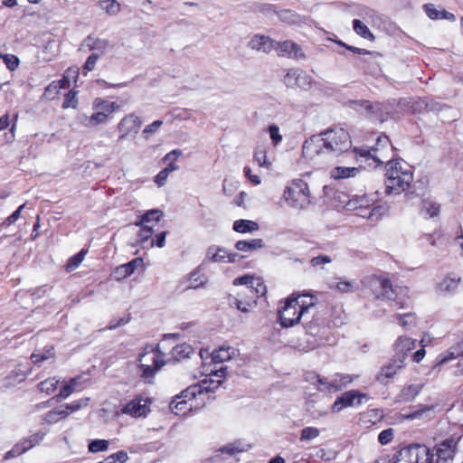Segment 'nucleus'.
<instances>
[{
  "label": "nucleus",
  "instance_id": "8fccbe9b",
  "mask_svg": "<svg viewBox=\"0 0 463 463\" xmlns=\"http://www.w3.org/2000/svg\"><path fill=\"white\" fill-rule=\"evenodd\" d=\"M26 379V373L21 370L14 371L7 378H6V387L14 386L15 384L24 382Z\"/></svg>",
  "mask_w": 463,
  "mask_h": 463
},
{
  "label": "nucleus",
  "instance_id": "bb28decb",
  "mask_svg": "<svg viewBox=\"0 0 463 463\" xmlns=\"http://www.w3.org/2000/svg\"><path fill=\"white\" fill-rule=\"evenodd\" d=\"M416 346V340L408 336H400L394 345L397 359L405 360L407 354L414 349Z\"/></svg>",
  "mask_w": 463,
  "mask_h": 463
},
{
  "label": "nucleus",
  "instance_id": "ddd939ff",
  "mask_svg": "<svg viewBox=\"0 0 463 463\" xmlns=\"http://www.w3.org/2000/svg\"><path fill=\"white\" fill-rule=\"evenodd\" d=\"M152 401L146 395H137L121 408V413L133 418L146 417L150 412Z\"/></svg>",
  "mask_w": 463,
  "mask_h": 463
},
{
  "label": "nucleus",
  "instance_id": "412c9836",
  "mask_svg": "<svg viewBox=\"0 0 463 463\" xmlns=\"http://www.w3.org/2000/svg\"><path fill=\"white\" fill-rule=\"evenodd\" d=\"M248 47L250 50L268 54L275 50L276 41L268 35L258 33L250 38L248 43Z\"/></svg>",
  "mask_w": 463,
  "mask_h": 463
},
{
  "label": "nucleus",
  "instance_id": "6e6d98bb",
  "mask_svg": "<svg viewBox=\"0 0 463 463\" xmlns=\"http://www.w3.org/2000/svg\"><path fill=\"white\" fill-rule=\"evenodd\" d=\"M301 70L292 68L289 69L283 78V82L287 87L294 88L296 86V80L299 75Z\"/></svg>",
  "mask_w": 463,
  "mask_h": 463
},
{
  "label": "nucleus",
  "instance_id": "4be33fe9",
  "mask_svg": "<svg viewBox=\"0 0 463 463\" xmlns=\"http://www.w3.org/2000/svg\"><path fill=\"white\" fill-rule=\"evenodd\" d=\"M230 304L236 307L243 313H249L257 305L254 296L245 295L244 289L238 293L237 297L230 298Z\"/></svg>",
  "mask_w": 463,
  "mask_h": 463
},
{
  "label": "nucleus",
  "instance_id": "58836bf2",
  "mask_svg": "<svg viewBox=\"0 0 463 463\" xmlns=\"http://www.w3.org/2000/svg\"><path fill=\"white\" fill-rule=\"evenodd\" d=\"M98 6L109 15H116L121 10V5L117 0H100Z\"/></svg>",
  "mask_w": 463,
  "mask_h": 463
},
{
  "label": "nucleus",
  "instance_id": "9d476101",
  "mask_svg": "<svg viewBox=\"0 0 463 463\" xmlns=\"http://www.w3.org/2000/svg\"><path fill=\"white\" fill-rule=\"evenodd\" d=\"M288 204L294 209H304L310 203L308 185L303 180H294L284 192Z\"/></svg>",
  "mask_w": 463,
  "mask_h": 463
},
{
  "label": "nucleus",
  "instance_id": "39448f33",
  "mask_svg": "<svg viewBox=\"0 0 463 463\" xmlns=\"http://www.w3.org/2000/svg\"><path fill=\"white\" fill-rule=\"evenodd\" d=\"M364 283L375 299L392 300L395 302L400 308H404L409 306V300L396 299L394 296L397 295V289L392 288L388 279L372 276L367 278Z\"/></svg>",
  "mask_w": 463,
  "mask_h": 463
},
{
  "label": "nucleus",
  "instance_id": "a18cd8bd",
  "mask_svg": "<svg viewBox=\"0 0 463 463\" xmlns=\"http://www.w3.org/2000/svg\"><path fill=\"white\" fill-rule=\"evenodd\" d=\"M192 353L193 347L186 343L177 345L172 351L173 357L177 360L189 357Z\"/></svg>",
  "mask_w": 463,
  "mask_h": 463
},
{
  "label": "nucleus",
  "instance_id": "79ce46f5",
  "mask_svg": "<svg viewBox=\"0 0 463 463\" xmlns=\"http://www.w3.org/2000/svg\"><path fill=\"white\" fill-rule=\"evenodd\" d=\"M354 31L361 37L368 40H374V35L371 33L365 24L358 19H354L353 22Z\"/></svg>",
  "mask_w": 463,
  "mask_h": 463
},
{
  "label": "nucleus",
  "instance_id": "e2e57ef3",
  "mask_svg": "<svg viewBox=\"0 0 463 463\" xmlns=\"http://www.w3.org/2000/svg\"><path fill=\"white\" fill-rule=\"evenodd\" d=\"M254 159L258 163V165L261 167L269 168L270 165V162L267 160V154L264 148L259 147L255 150Z\"/></svg>",
  "mask_w": 463,
  "mask_h": 463
},
{
  "label": "nucleus",
  "instance_id": "9b49d317",
  "mask_svg": "<svg viewBox=\"0 0 463 463\" xmlns=\"http://www.w3.org/2000/svg\"><path fill=\"white\" fill-rule=\"evenodd\" d=\"M432 458L434 454L427 446L413 444L402 449L394 463H429Z\"/></svg>",
  "mask_w": 463,
  "mask_h": 463
},
{
  "label": "nucleus",
  "instance_id": "2eb2a0df",
  "mask_svg": "<svg viewBox=\"0 0 463 463\" xmlns=\"http://www.w3.org/2000/svg\"><path fill=\"white\" fill-rule=\"evenodd\" d=\"M78 75L79 70L77 68H69L61 80L52 81L45 88L44 97L50 100L54 99L61 90L68 89L71 81L75 80Z\"/></svg>",
  "mask_w": 463,
  "mask_h": 463
},
{
  "label": "nucleus",
  "instance_id": "ea45409f",
  "mask_svg": "<svg viewBox=\"0 0 463 463\" xmlns=\"http://www.w3.org/2000/svg\"><path fill=\"white\" fill-rule=\"evenodd\" d=\"M54 353L53 348L49 347L48 349L43 351L42 353H33L31 354V361L33 364H42L44 362L52 363L53 361Z\"/></svg>",
  "mask_w": 463,
  "mask_h": 463
},
{
  "label": "nucleus",
  "instance_id": "e433bc0d",
  "mask_svg": "<svg viewBox=\"0 0 463 463\" xmlns=\"http://www.w3.org/2000/svg\"><path fill=\"white\" fill-rule=\"evenodd\" d=\"M68 417V412L62 405L48 411L44 416V420L49 424L57 423Z\"/></svg>",
  "mask_w": 463,
  "mask_h": 463
},
{
  "label": "nucleus",
  "instance_id": "4c0bfd02",
  "mask_svg": "<svg viewBox=\"0 0 463 463\" xmlns=\"http://www.w3.org/2000/svg\"><path fill=\"white\" fill-rule=\"evenodd\" d=\"M263 247L262 239H253L250 241H239L235 244V248L239 251H250Z\"/></svg>",
  "mask_w": 463,
  "mask_h": 463
},
{
  "label": "nucleus",
  "instance_id": "4d7b16f0",
  "mask_svg": "<svg viewBox=\"0 0 463 463\" xmlns=\"http://www.w3.org/2000/svg\"><path fill=\"white\" fill-rule=\"evenodd\" d=\"M326 377H321L316 373L309 372L305 374V380L310 384L314 385L316 389L321 392L322 384L325 383Z\"/></svg>",
  "mask_w": 463,
  "mask_h": 463
},
{
  "label": "nucleus",
  "instance_id": "774afa93",
  "mask_svg": "<svg viewBox=\"0 0 463 463\" xmlns=\"http://www.w3.org/2000/svg\"><path fill=\"white\" fill-rule=\"evenodd\" d=\"M393 436L394 430L392 428H389L380 432L378 440L382 445H386L392 441Z\"/></svg>",
  "mask_w": 463,
  "mask_h": 463
},
{
  "label": "nucleus",
  "instance_id": "6ab92c4d",
  "mask_svg": "<svg viewBox=\"0 0 463 463\" xmlns=\"http://www.w3.org/2000/svg\"><path fill=\"white\" fill-rule=\"evenodd\" d=\"M239 255L229 252L226 249L215 245L210 246L206 251V259L213 262L232 263L237 261Z\"/></svg>",
  "mask_w": 463,
  "mask_h": 463
},
{
  "label": "nucleus",
  "instance_id": "052dcab7",
  "mask_svg": "<svg viewBox=\"0 0 463 463\" xmlns=\"http://www.w3.org/2000/svg\"><path fill=\"white\" fill-rule=\"evenodd\" d=\"M162 125V120H155L151 124L146 125L142 131L144 138L148 139L153 134H155L160 129Z\"/></svg>",
  "mask_w": 463,
  "mask_h": 463
},
{
  "label": "nucleus",
  "instance_id": "72a5a7b5",
  "mask_svg": "<svg viewBox=\"0 0 463 463\" xmlns=\"http://www.w3.org/2000/svg\"><path fill=\"white\" fill-rule=\"evenodd\" d=\"M277 16L281 22L288 24H299L304 22L301 15L289 9L279 10Z\"/></svg>",
  "mask_w": 463,
  "mask_h": 463
},
{
  "label": "nucleus",
  "instance_id": "09e8293b",
  "mask_svg": "<svg viewBox=\"0 0 463 463\" xmlns=\"http://www.w3.org/2000/svg\"><path fill=\"white\" fill-rule=\"evenodd\" d=\"M397 318L399 320V324L405 330H409L411 327L415 326L417 324L416 317L413 313H406L403 315H398Z\"/></svg>",
  "mask_w": 463,
  "mask_h": 463
},
{
  "label": "nucleus",
  "instance_id": "7c9ffc66",
  "mask_svg": "<svg viewBox=\"0 0 463 463\" xmlns=\"http://www.w3.org/2000/svg\"><path fill=\"white\" fill-rule=\"evenodd\" d=\"M423 7L427 15L430 19H446L450 21H455L456 19L453 14L446 11L445 9H437L433 4H426Z\"/></svg>",
  "mask_w": 463,
  "mask_h": 463
},
{
  "label": "nucleus",
  "instance_id": "de8ad7c7",
  "mask_svg": "<svg viewBox=\"0 0 463 463\" xmlns=\"http://www.w3.org/2000/svg\"><path fill=\"white\" fill-rule=\"evenodd\" d=\"M88 250L85 249H82L79 253L76 255L71 257L68 260V262L66 264V270L67 271H72L76 269L80 263L83 261Z\"/></svg>",
  "mask_w": 463,
  "mask_h": 463
},
{
  "label": "nucleus",
  "instance_id": "49530a36",
  "mask_svg": "<svg viewBox=\"0 0 463 463\" xmlns=\"http://www.w3.org/2000/svg\"><path fill=\"white\" fill-rule=\"evenodd\" d=\"M138 226L140 227V229L137 233V242L138 244L144 245L151 239L154 230L152 226H149L147 224H140Z\"/></svg>",
  "mask_w": 463,
  "mask_h": 463
},
{
  "label": "nucleus",
  "instance_id": "0eeeda50",
  "mask_svg": "<svg viewBox=\"0 0 463 463\" xmlns=\"http://www.w3.org/2000/svg\"><path fill=\"white\" fill-rule=\"evenodd\" d=\"M374 200L366 194L354 195L346 203V208L349 211H359L358 215L377 221L385 215L388 212V206L381 204L377 206H371L373 204Z\"/></svg>",
  "mask_w": 463,
  "mask_h": 463
},
{
  "label": "nucleus",
  "instance_id": "a878e982",
  "mask_svg": "<svg viewBox=\"0 0 463 463\" xmlns=\"http://www.w3.org/2000/svg\"><path fill=\"white\" fill-rule=\"evenodd\" d=\"M436 459L434 463H448L454 456V447L452 440H445L436 447Z\"/></svg>",
  "mask_w": 463,
  "mask_h": 463
},
{
  "label": "nucleus",
  "instance_id": "f8f14e48",
  "mask_svg": "<svg viewBox=\"0 0 463 463\" xmlns=\"http://www.w3.org/2000/svg\"><path fill=\"white\" fill-rule=\"evenodd\" d=\"M143 121L136 113H129L124 116L117 125L118 139L134 140L138 135Z\"/></svg>",
  "mask_w": 463,
  "mask_h": 463
},
{
  "label": "nucleus",
  "instance_id": "f257e3e1",
  "mask_svg": "<svg viewBox=\"0 0 463 463\" xmlns=\"http://www.w3.org/2000/svg\"><path fill=\"white\" fill-rule=\"evenodd\" d=\"M351 146V137L345 129L332 128L307 138L303 144L302 153L305 158L321 165L348 152Z\"/></svg>",
  "mask_w": 463,
  "mask_h": 463
},
{
  "label": "nucleus",
  "instance_id": "6e6552de",
  "mask_svg": "<svg viewBox=\"0 0 463 463\" xmlns=\"http://www.w3.org/2000/svg\"><path fill=\"white\" fill-rule=\"evenodd\" d=\"M118 109L119 106L116 102L96 98L92 102L93 113L90 116H84L81 123L88 128L105 124Z\"/></svg>",
  "mask_w": 463,
  "mask_h": 463
},
{
  "label": "nucleus",
  "instance_id": "5701e85b",
  "mask_svg": "<svg viewBox=\"0 0 463 463\" xmlns=\"http://www.w3.org/2000/svg\"><path fill=\"white\" fill-rule=\"evenodd\" d=\"M461 281V278L455 274L449 273L446 275L437 285V290L443 294H453L458 289Z\"/></svg>",
  "mask_w": 463,
  "mask_h": 463
},
{
  "label": "nucleus",
  "instance_id": "f03ea898",
  "mask_svg": "<svg viewBox=\"0 0 463 463\" xmlns=\"http://www.w3.org/2000/svg\"><path fill=\"white\" fill-rule=\"evenodd\" d=\"M226 366H215L206 370V377L196 384L190 385L180 395H176L170 403L171 411L176 415H184L193 409L203 406L225 378Z\"/></svg>",
  "mask_w": 463,
  "mask_h": 463
},
{
  "label": "nucleus",
  "instance_id": "c9c22d12",
  "mask_svg": "<svg viewBox=\"0 0 463 463\" xmlns=\"http://www.w3.org/2000/svg\"><path fill=\"white\" fill-rule=\"evenodd\" d=\"M233 230L240 233L253 232L259 230V224L250 220H237L233 223Z\"/></svg>",
  "mask_w": 463,
  "mask_h": 463
},
{
  "label": "nucleus",
  "instance_id": "b1692460",
  "mask_svg": "<svg viewBox=\"0 0 463 463\" xmlns=\"http://www.w3.org/2000/svg\"><path fill=\"white\" fill-rule=\"evenodd\" d=\"M84 388V383L81 376L71 378L69 383L62 385L59 393L56 395L57 400L67 399L71 394L80 392Z\"/></svg>",
  "mask_w": 463,
  "mask_h": 463
},
{
  "label": "nucleus",
  "instance_id": "f704fd0d",
  "mask_svg": "<svg viewBox=\"0 0 463 463\" xmlns=\"http://www.w3.org/2000/svg\"><path fill=\"white\" fill-rule=\"evenodd\" d=\"M55 43L51 40L50 35H47L46 44L41 52H38L36 57L39 61H49L55 56L54 52Z\"/></svg>",
  "mask_w": 463,
  "mask_h": 463
},
{
  "label": "nucleus",
  "instance_id": "393cba45",
  "mask_svg": "<svg viewBox=\"0 0 463 463\" xmlns=\"http://www.w3.org/2000/svg\"><path fill=\"white\" fill-rule=\"evenodd\" d=\"M238 354L239 351L236 348L229 345H222L213 352L212 361L214 364H223L224 362L235 358Z\"/></svg>",
  "mask_w": 463,
  "mask_h": 463
},
{
  "label": "nucleus",
  "instance_id": "c85d7f7f",
  "mask_svg": "<svg viewBox=\"0 0 463 463\" xmlns=\"http://www.w3.org/2000/svg\"><path fill=\"white\" fill-rule=\"evenodd\" d=\"M365 109H368L376 120L383 122L389 115V108L382 103L370 104L368 101L364 102Z\"/></svg>",
  "mask_w": 463,
  "mask_h": 463
},
{
  "label": "nucleus",
  "instance_id": "680f3d73",
  "mask_svg": "<svg viewBox=\"0 0 463 463\" xmlns=\"http://www.w3.org/2000/svg\"><path fill=\"white\" fill-rule=\"evenodd\" d=\"M320 434V431L317 428L315 427H306L301 430L300 440L307 441L311 440L317 438Z\"/></svg>",
  "mask_w": 463,
  "mask_h": 463
},
{
  "label": "nucleus",
  "instance_id": "423d86ee",
  "mask_svg": "<svg viewBox=\"0 0 463 463\" xmlns=\"http://www.w3.org/2000/svg\"><path fill=\"white\" fill-rule=\"evenodd\" d=\"M138 362L141 377L148 380L165 364V355L158 348L147 345L139 354Z\"/></svg>",
  "mask_w": 463,
  "mask_h": 463
},
{
  "label": "nucleus",
  "instance_id": "37998d69",
  "mask_svg": "<svg viewBox=\"0 0 463 463\" xmlns=\"http://www.w3.org/2000/svg\"><path fill=\"white\" fill-rule=\"evenodd\" d=\"M163 216V212L159 209H153L147 211L146 213H144L141 217V220L139 222H136V225L140 224H147L149 225L152 222H158L160 218Z\"/></svg>",
  "mask_w": 463,
  "mask_h": 463
},
{
  "label": "nucleus",
  "instance_id": "c03bdc74",
  "mask_svg": "<svg viewBox=\"0 0 463 463\" xmlns=\"http://www.w3.org/2000/svg\"><path fill=\"white\" fill-rule=\"evenodd\" d=\"M358 169L356 167H335L331 172V176L335 179L346 178L355 175Z\"/></svg>",
  "mask_w": 463,
  "mask_h": 463
},
{
  "label": "nucleus",
  "instance_id": "2f4dec72",
  "mask_svg": "<svg viewBox=\"0 0 463 463\" xmlns=\"http://www.w3.org/2000/svg\"><path fill=\"white\" fill-rule=\"evenodd\" d=\"M459 357L463 358V341L461 343H459L457 346L452 347L450 350L440 354L439 356V361H438L437 364L442 365L453 359H457Z\"/></svg>",
  "mask_w": 463,
  "mask_h": 463
},
{
  "label": "nucleus",
  "instance_id": "473e14b6",
  "mask_svg": "<svg viewBox=\"0 0 463 463\" xmlns=\"http://www.w3.org/2000/svg\"><path fill=\"white\" fill-rule=\"evenodd\" d=\"M267 291L266 286L260 278H254L251 286L244 288L245 295H250L255 297V300L260 296H264Z\"/></svg>",
  "mask_w": 463,
  "mask_h": 463
},
{
  "label": "nucleus",
  "instance_id": "20e7f679",
  "mask_svg": "<svg viewBox=\"0 0 463 463\" xmlns=\"http://www.w3.org/2000/svg\"><path fill=\"white\" fill-rule=\"evenodd\" d=\"M413 176L412 173L403 168L399 161H388L386 167L385 193L389 195L401 194L409 189Z\"/></svg>",
  "mask_w": 463,
  "mask_h": 463
},
{
  "label": "nucleus",
  "instance_id": "69168bd1",
  "mask_svg": "<svg viewBox=\"0 0 463 463\" xmlns=\"http://www.w3.org/2000/svg\"><path fill=\"white\" fill-rule=\"evenodd\" d=\"M205 284V279L203 276H201L197 272H194L191 274L189 280H188V288H199L203 287Z\"/></svg>",
  "mask_w": 463,
  "mask_h": 463
},
{
  "label": "nucleus",
  "instance_id": "864d4df0",
  "mask_svg": "<svg viewBox=\"0 0 463 463\" xmlns=\"http://www.w3.org/2000/svg\"><path fill=\"white\" fill-rule=\"evenodd\" d=\"M422 211L430 218H434L439 213V205L432 201L425 200L422 203Z\"/></svg>",
  "mask_w": 463,
  "mask_h": 463
},
{
  "label": "nucleus",
  "instance_id": "f3484780",
  "mask_svg": "<svg viewBox=\"0 0 463 463\" xmlns=\"http://www.w3.org/2000/svg\"><path fill=\"white\" fill-rule=\"evenodd\" d=\"M275 51L279 57H286L297 61L305 60L307 58L302 47L290 40L276 42Z\"/></svg>",
  "mask_w": 463,
  "mask_h": 463
},
{
  "label": "nucleus",
  "instance_id": "a211bd4d",
  "mask_svg": "<svg viewBox=\"0 0 463 463\" xmlns=\"http://www.w3.org/2000/svg\"><path fill=\"white\" fill-rule=\"evenodd\" d=\"M357 375L347 373H335L330 378H325V383L322 384L321 392H335L350 384Z\"/></svg>",
  "mask_w": 463,
  "mask_h": 463
},
{
  "label": "nucleus",
  "instance_id": "cd10ccee",
  "mask_svg": "<svg viewBox=\"0 0 463 463\" xmlns=\"http://www.w3.org/2000/svg\"><path fill=\"white\" fill-rule=\"evenodd\" d=\"M143 264V260L141 258H136L129 261L128 263L122 264L118 266L115 271L114 276L118 280L124 279L129 277L134 271L137 269V267Z\"/></svg>",
  "mask_w": 463,
  "mask_h": 463
},
{
  "label": "nucleus",
  "instance_id": "aec40b11",
  "mask_svg": "<svg viewBox=\"0 0 463 463\" xmlns=\"http://www.w3.org/2000/svg\"><path fill=\"white\" fill-rule=\"evenodd\" d=\"M404 367L402 359H393L381 368L376 380L382 384H388L390 381Z\"/></svg>",
  "mask_w": 463,
  "mask_h": 463
},
{
  "label": "nucleus",
  "instance_id": "a19ab883",
  "mask_svg": "<svg viewBox=\"0 0 463 463\" xmlns=\"http://www.w3.org/2000/svg\"><path fill=\"white\" fill-rule=\"evenodd\" d=\"M60 380L56 377L48 378L38 384V390L43 393L50 395L57 389Z\"/></svg>",
  "mask_w": 463,
  "mask_h": 463
},
{
  "label": "nucleus",
  "instance_id": "1a4fd4ad",
  "mask_svg": "<svg viewBox=\"0 0 463 463\" xmlns=\"http://www.w3.org/2000/svg\"><path fill=\"white\" fill-rule=\"evenodd\" d=\"M393 147L389 137L385 135L377 137L376 146L370 148H354V152L364 159L372 158L378 164H383L385 161H391L390 156Z\"/></svg>",
  "mask_w": 463,
  "mask_h": 463
},
{
  "label": "nucleus",
  "instance_id": "dca6fc26",
  "mask_svg": "<svg viewBox=\"0 0 463 463\" xmlns=\"http://www.w3.org/2000/svg\"><path fill=\"white\" fill-rule=\"evenodd\" d=\"M111 48L110 42L104 38H99L95 34L88 35L81 43L80 50L83 52H92L100 57L106 54Z\"/></svg>",
  "mask_w": 463,
  "mask_h": 463
},
{
  "label": "nucleus",
  "instance_id": "3c124183",
  "mask_svg": "<svg viewBox=\"0 0 463 463\" xmlns=\"http://www.w3.org/2000/svg\"><path fill=\"white\" fill-rule=\"evenodd\" d=\"M109 442L106 439H93L89 443L88 449L91 453L106 451L109 449Z\"/></svg>",
  "mask_w": 463,
  "mask_h": 463
},
{
  "label": "nucleus",
  "instance_id": "0e129e2a",
  "mask_svg": "<svg viewBox=\"0 0 463 463\" xmlns=\"http://www.w3.org/2000/svg\"><path fill=\"white\" fill-rule=\"evenodd\" d=\"M335 288L342 293H350L358 289L354 281H338Z\"/></svg>",
  "mask_w": 463,
  "mask_h": 463
},
{
  "label": "nucleus",
  "instance_id": "7ed1b4c3",
  "mask_svg": "<svg viewBox=\"0 0 463 463\" xmlns=\"http://www.w3.org/2000/svg\"><path fill=\"white\" fill-rule=\"evenodd\" d=\"M306 295L290 297L286 299L284 307L279 311L280 325L283 327H290L300 322L302 317H306L310 310L315 307L313 297L306 300Z\"/></svg>",
  "mask_w": 463,
  "mask_h": 463
},
{
  "label": "nucleus",
  "instance_id": "13d9d810",
  "mask_svg": "<svg viewBox=\"0 0 463 463\" xmlns=\"http://www.w3.org/2000/svg\"><path fill=\"white\" fill-rule=\"evenodd\" d=\"M312 85V78L304 71L301 70L296 80V86L302 90H308Z\"/></svg>",
  "mask_w": 463,
  "mask_h": 463
},
{
  "label": "nucleus",
  "instance_id": "4468645a",
  "mask_svg": "<svg viewBox=\"0 0 463 463\" xmlns=\"http://www.w3.org/2000/svg\"><path fill=\"white\" fill-rule=\"evenodd\" d=\"M369 397L365 393L358 391H348L341 394L332 404L331 410L333 412H339L348 407H357L367 402Z\"/></svg>",
  "mask_w": 463,
  "mask_h": 463
},
{
  "label": "nucleus",
  "instance_id": "338daca9",
  "mask_svg": "<svg viewBox=\"0 0 463 463\" xmlns=\"http://www.w3.org/2000/svg\"><path fill=\"white\" fill-rule=\"evenodd\" d=\"M76 96H77V92L70 90L65 95V99L62 103V108L63 109L76 108L77 103H78V99H77Z\"/></svg>",
  "mask_w": 463,
  "mask_h": 463
},
{
  "label": "nucleus",
  "instance_id": "bf43d9fd",
  "mask_svg": "<svg viewBox=\"0 0 463 463\" xmlns=\"http://www.w3.org/2000/svg\"><path fill=\"white\" fill-rule=\"evenodd\" d=\"M28 449H29V446L26 445V441L20 443V444H16L10 451H8L5 455L4 458L5 460H7V459L18 457V456L22 455L23 453L26 452Z\"/></svg>",
  "mask_w": 463,
  "mask_h": 463
},
{
  "label": "nucleus",
  "instance_id": "c756f323",
  "mask_svg": "<svg viewBox=\"0 0 463 463\" xmlns=\"http://www.w3.org/2000/svg\"><path fill=\"white\" fill-rule=\"evenodd\" d=\"M422 384L413 383L404 386L399 395L397 396L398 402H408L413 401L420 392Z\"/></svg>",
  "mask_w": 463,
  "mask_h": 463
},
{
  "label": "nucleus",
  "instance_id": "603ef678",
  "mask_svg": "<svg viewBox=\"0 0 463 463\" xmlns=\"http://www.w3.org/2000/svg\"><path fill=\"white\" fill-rule=\"evenodd\" d=\"M255 10L264 14L267 17H273L274 15H278V8L271 4H259L256 5Z\"/></svg>",
  "mask_w": 463,
  "mask_h": 463
},
{
  "label": "nucleus",
  "instance_id": "5fc2aeb1",
  "mask_svg": "<svg viewBox=\"0 0 463 463\" xmlns=\"http://www.w3.org/2000/svg\"><path fill=\"white\" fill-rule=\"evenodd\" d=\"M89 401H90L89 398L80 399L78 401H74L71 403H66L62 406L65 409V411H67L68 416H69L70 414H71L75 411H78L81 408L86 407L88 405Z\"/></svg>",
  "mask_w": 463,
  "mask_h": 463
}]
</instances>
